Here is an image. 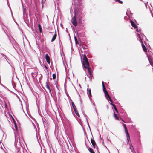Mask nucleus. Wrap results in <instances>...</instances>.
<instances>
[{
  "label": "nucleus",
  "mask_w": 153,
  "mask_h": 153,
  "mask_svg": "<svg viewBox=\"0 0 153 153\" xmlns=\"http://www.w3.org/2000/svg\"><path fill=\"white\" fill-rule=\"evenodd\" d=\"M82 64L84 67L85 69H88L89 73L91 74V68L89 67V64L88 59L87 58L86 55L85 54H84L83 56V61Z\"/></svg>",
  "instance_id": "nucleus-1"
},
{
  "label": "nucleus",
  "mask_w": 153,
  "mask_h": 153,
  "mask_svg": "<svg viewBox=\"0 0 153 153\" xmlns=\"http://www.w3.org/2000/svg\"><path fill=\"white\" fill-rule=\"evenodd\" d=\"M15 146L16 147L19 148L20 147L21 143L20 142V139L19 138V136L18 135H16V136L15 134Z\"/></svg>",
  "instance_id": "nucleus-2"
},
{
  "label": "nucleus",
  "mask_w": 153,
  "mask_h": 153,
  "mask_svg": "<svg viewBox=\"0 0 153 153\" xmlns=\"http://www.w3.org/2000/svg\"><path fill=\"white\" fill-rule=\"evenodd\" d=\"M137 39L139 40L140 42L141 43L142 46L143 48V50L145 52H146L147 50L146 47L144 45L142 40L141 39V37L140 35L139 34H137Z\"/></svg>",
  "instance_id": "nucleus-3"
},
{
  "label": "nucleus",
  "mask_w": 153,
  "mask_h": 153,
  "mask_svg": "<svg viewBox=\"0 0 153 153\" xmlns=\"http://www.w3.org/2000/svg\"><path fill=\"white\" fill-rule=\"evenodd\" d=\"M127 140V144H129L130 145L129 148L131 150V151L133 152V153H134V148L133 147V146L132 145L131 142L129 143V141L130 140V136L128 137H126Z\"/></svg>",
  "instance_id": "nucleus-4"
},
{
  "label": "nucleus",
  "mask_w": 153,
  "mask_h": 153,
  "mask_svg": "<svg viewBox=\"0 0 153 153\" xmlns=\"http://www.w3.org/2000/svg\"><path fill=\"white\" fill-rule=\"evenodd\" d=\"M10 41L12 44V45L14 49H16V48L18 47V45L16 42L15 40L13 39L10 40Z\"/></svg>",
  "instance_id": "nucleus-5"
},
{
  "label": "nucleus",
  "mask_w": 153,
  "mask_h": 153,
  "mask_svg": "<svg viewBox=\"0 0 153 153\" xmlns=\"http://www.w3.org/2000/svg\"><path fill=\"white\" fill-rule=\"evenodd\" d=\"M71 22L72 23L73 25L75 27L77 25V22L76 21V17L75 16H74L72 18Z\"/></svg>",
  "instance_id": "nucleus-6"
},
{
  "label": "nucleus",
  "mask_w": 153,
  "mask_h": 153,
  "mask_svg": "<svg viewBox=\"0 0 153 153\" xmlns=\"http://www.w3.org/2000/svg\"><path fill=\"white\" fill-rule=\"evenodd\" d=\"M50 84H49V81L47 82L46 83V87L49 90V93L51 94V95L52 96V95L51 92V91L50 87Z\"/></svg>",
  "instance_id": "nucleus-7"
},
{
  "label": "nucleus",
  "mask_w": 153,
  "mask_h": 153,
  "mask_svg": "<svg viewBox=\"0 0 153 153\" xmlns=\"http://www.w3.org/2000/svg\"><path fill=\"white\" fill-rule=\"evenodd\" d=\"M92 137L93 138H91V142L94 148H95V146H96L97 147V146L96 145V143H95L94 140L93 139V136H92Z\"/></svg>",
  "instance_id": "nucleus-8"
},
{
  "label": "nucleus",
  "mask_w": 153,
  "mask_h": 153,
  "mask_svg": "<svg viewBox=\"0 0 153 153\" xmlns=\"http://www.w3.org/2000/svg\"><path fill=\"white\" fill-rule=\"evenodd\" d=\"M130 22L131 23L132 26L134 28H136L137 27V25L133 20H131V19H130Z\"/></svg>",
  "instance_id": "nucleus-9"
},
{
  "label": "nucleus",
  "mask_w": 153,
  "mask_h": 153,
  "mask_svg": "<svg viewBox=\"0 0 153 153\" xmlns=\"http://www.w3.org/2000/svg\"><path fill=\"white\" fill-rule=\"evenodd\" d=\"M45 59L47 62L48 64H50V58L48 54H45Z\"/></svg>",
  "instance_id": "nucleus-10"
},
{
  "label": "nucleus",
  "mask_w": 153,
  "mask_h": 153,
  "mask_svg": "<svg viewBox=\"0 0 153 153\" xmlns=\"http://www.w3.org/2000/svg\"><path fill=\"white\" fill-rule=\"evenodd\" d=\"M105 97L107 99V100L108 101H109V100L110 101V103H112L113 102V101L111 99L110 96H109V94H108V95H105Z\"/></svg>",
  "instance_id": "nucleus-11"
},
{
  "label": "nucleus",
  "mask_w": 153,
  "mask_h": 153,
  "mask_svg": "<svg viewBox=\"0 0 153 153\" xmlns=\"http://www.w3.org/2000/svg\"><path fill=\"white\" fill-rule=\"evenodd\" d=\"M56 36H57V34L56 33V31H55V33L54 34L53 36V37L51 39V42H53L55 40L56 38Z\"/></svg>",
  "instance_id": "nucleus-12"
},
{
  "label": "nucleus",
  "mask_w": 153,
  "mask_h": 153,
  "mask_svg": "<svg viewBox=\"0 0 153 153\" xmlns=\"http://www.w3.org/2000/svg\"><path fill=\"white\" fill-rule=\"evenodd\" d=\"M26 9L25 8L23 9V19H25V18H26Z\"/></svg>",
  "instance_id": "nucleus-13"
},
{
  "label": "nucleus",
  "mask_w": 153,
  "mask_h": 153,
  "mask_svg": "<svg viewBox=\"0 0 153 153\" xmlns=\"http://www.w3.org/2000/svg\"><path fill=\"white\" fill-rule=\"evenodd\" d=\"M84 19V17L82 16H80L79 18L78 22L79 23H81L82 20Z\"/></svg>",
  "instance_id": "nucleus-14"
},
{
  "label": "nucleus",
  "mask_w": 153,
  "mask_h": 153,
  "mask_svg": "<svg viewBox=\"0 0 153 153\" xmlns=\"http://www.w3.org/2000/svg\"><path fill=\"white\" fill-rule=\"evenodd\" d=\"M110 104L114 108V110L116 112H117V113H118V111L116 107V106H115V105L113 104L112 102V103H110Z\"/></svg>",
  "instance_id": "nucleus-15"
},
{
  "label": "nucleus",
  "mask_w": 153,
  "mask_h": 153,
  "mask_svg": "<svg viewBox=\"0 0 153 153\" xmlns=\"http://www.w3.org/2000/svg\"><path fill=\"white\" fill-rule=\"evenodd\" d=\"M124 130H125V132L126 134V137H128L130 136V135L128 133V130H127V128L125 129Z\"/></svg>",
  "instance_id": "nucleus-16"
},
{
  "label": "nucleus",
  "mask_w": 153,
  "mask_h": 153,
  "mask_svg": "<svg viewBox=\"0 0 153 153\" xmlns=\"http://www.w3.org/2000/svg\"><path fill=\"white\" fill-rule=\"evenodd\" d=\"M87 93L89 97H91L92 96L91 91L90 89L88 90V92Z\"/></svg>",
  "instance_id": "nucleus-17"
},
{
  "label": "nucleus",
  "mask_w": 153,
  "mask_h": 153,
  "mask_svg": "<svg viewBox=\"0 0 153 153\" xmlns=\"http://www.w3.org/2000/svg\"><path fill=\"white\" fill-rule=\"evenodd\" d=\"M88 150L90 153H95V152L92 148L89 147L88 149Z\"/></svg>",
  "instance_id": "nucleus-18"
},
{
  "label": "nucleus",
  "mask_w": 153,
  "mask_h": 153,
  "mask_svg": "<svg viewBox=\"0 0 153 153\" xmlns=\"http://www.w3.org/2000/svg\"><path fill=\"white\" fill-rule=\"evenodd\" d=\"M74 112H75V114H76V115L77 116H78V117H79L80 115H79V114L78 113V111L76 109L74 110Z\"/></svg>",
  "instance_id": "nucleus-19"
},
{
  "label": "nucleus",
  "mask_w": 153,
  "mask_h": 153,
  "mask_svg": "<svg viewBox=\"0 0 153 153\" xmlns=\"http://www.w3.org/2000/svg\"><path fill=\"white\" fill-rule=\"evenodd\" d=\"M71 104L72 106V107H73L74 110L76 109V107L74 102L73 101L71 102Z\"/></svg>",
  "instance_id": "nucleus-20"
},
{
  "label": "nucleus",
  "mask_w": 153,
  "mask_h": 153,
  "mask_svg": "<svg viewBox=\"0 0 153 153\" xmlns=\"http://www.w3.org/2000/svg\"><path fill=\"white\" fill-rule=\"evenodd\" d=\"M103 89V91L104 92L105 96L106 95H108V93L107 91H106V88H104V89Z\"/></svg>",
  "instance_id": "nucleus-21"
},
{
  "label": "nucleus",
  "mask_w": 153,
  "mask_h": 153,
  "mask_svg": "<svg viewBox=\"0 0 153 153\" xmlns=\"http://www.w3.org/2000/svg\"><path fill=\"white\" fill-rule=\"evenodd\" d=\"M1 55H2V57H3L4 56V58L6 59V61L9 64V62H8V61L7 60V59H8L7 58V56L5 55H4V54H1Z\"/></svg>",
  "instance_id": "nucleus-22"
},
{
  "label": "nucleus",
  "mask_w": 153,
  "mask_h": 153,
  "mask_svg": "<svg viewBox=\"0 0 153 153\" xmlns=\"http://www.w3.org/2000/svg\"><path fill=\"white\" fill-rule=\"evenodd\" d=\"M31 74L33 77H36L37 75V73H31Z\"/></svg>",
  "instance_id": "nucleus-23"
},
{
  "label": "nucleus",
  "mask_w": 153,
  "mask_h": 153,
  "mask_svg": "<svg viewBox=\"0 0 153 153\" xmlns=\"http://www.w3.org/2000/svg\"><path fill=\"white\" fill-rule=\"evenodd\" d=\"M114 116L115 118L117 119L118 120L119 119V117H118V116L117 115L115 114V112L114 113Z\"/></svg>",
  "instance_id": "nucleus-24"
},
{
  "label": "nucleus",
  "mask_w": 153,
  "mask_h": 153,
  "mask_svg": "<svg viewBox=\"0 0 153 153\" xmlns=\"http://www.w3.org/2000/svg\"><path fill=\"white\" fill-rule=\"evenodd\" d=\"M52 76L53 79H55L56 78V74H53Z\"/></svg>",
  "instance_id": "nucleus-25"
},
{
  "label": "nucleus",
  "mask_w": 153,
  "mask_h": 153,
  "mask_svg": "<svg viewBox=\"0 0 153 153\" xmlns=\"http://www.w3.org/2000/svg\"><path fill=\"white\" fill-rule=\"evenodd\" d=\"M102 83L103 89H104V88H105L104 85V82L103 81L102 82Z\"/></svg>",
  "instance_id": "nucleus-26"
},
{
  "label": "nucleus",
  "mask_w": 153,
  "mask_h": 153,
  "mask_svg": "<svg viewBox=\"0 0 153 153\" xmlns=\"http://www.w3.org/2000/svg\"><path fill=\"white\" fill-rule=\"evenodd\" d=\"M123 125L124 127V128L125 129H127V128H126V125L125 124L123 123Z\"/></svg>",
  "instance_id": "nucleus-27"
},
{
  "label": "nucleus",
  "mask_w": 153,
  "mask_h": 153,
  "mask_svg": "<svg viewBox=\"0 0 153 153\" xmlns=\"http://www.w3.org/2000/svg\"><path fill=\"white\" fill-rule=\"evenodd\" d=\"M81 30V29H80L78 27H77L76 28V30L78 32V31H80Z\"/></svg>",
  "instance_id": "nucleus-28"
},
{
  "label": "nucleus",
  "mask_w": 153,
  "mask_h": 153,
  "mask_svg": "<svg viewBox=\"0 0 153 153\" xmlns=\"http://www.w3.org/2000/svg\"><path fill=\"white\" fill-rule=\"evenodd\" d=\"M38 26H39V29L40 32L41 33V27L40 25L39 24L38 25Z\"/></svg>",
  "instance_id": "nucleus-29"
},
{
  "label": "nucleus",
  "mask_w": 153,
  "mask_h": 153,
  "mask_svg": "<svg viewBox=\"0 0 153 153\" xmlns=\"http://www.w3.org/2000/svg\"><path fill=\"white\" fill-rule=\"evenodd\" d=\"M43 121L44 125V126H45V125H46L47 124V122L46 121V120H45V121H44V120H43Z\"/></svg>",
  "instance_id": "nucleus-30"
},
{
  "label": "nucleus",
  "mask_w": 153,
  "mask_h": 153,
  "mask_svg": "<svg viewBox=\"0 0 153 153\" xmlns=\"http://www.w3.org/2000/svg\"><path fill=\"white\" fill-rule=\"evenodd\" d=\"M14 125H15V128H16V129L17 130V125L15 122H14Z\"/></svg>",
  "instance_id": "nucleus-31"
},
{
  "label": "nucleus",
  "mask_w": 153,
  "mask_h": 153,
  "mask_svg": "<svg viewBox=\"0 0 153 153\" xmlns=\"http://www.w3.org/2000/svg\"><path fill=\"white\" fill-rule=\"evenodd\" d=\"M25 19H25H24V20L25 21V22L26 23V24H27V23L29 22L28 20H26Z\"/></svg>",
  "instance_id": "nucleus-32"
},
{
  "label": "nucleus",
  "mask_w": 153,
  "mask_h": 153,
  "mask_svg": "<svg viewBox=\"0 0 153 153\" xmlns=\"http://www.w3.org/2000/svg\"><path fill=\"white\" fill-rule=\"evenodd\" d=\"M136 31L137 32H139L140 31V30H139L138 28H137V27L136 28Z\"/></svg>",
  "instance_id": "nucleus-33"
},
{
  "label": "nucleus",
  "mask_w": 153,
  "mask_h": 153,
  "mask_svg": "<svg viewBox=\"0 0 153 153\" xmlns=\"http://www.w3.org/2000/svg\"><path fill=\"white\" fill-rule=\"evenodd\" d=\"M74 38H75V41L76 43V44H77L78 41H77L76 38V37H75Z\"/></svg>",
  "instance_id": "nucleus-34"
},
{
  "label": "nucleus",
  "mask_w": 153,
  "mask_h": 153,
  "mask_svg": "<svg viewBox=\"0 0 153 153\" xmlns=\"http://www.w3.org/2000/svg\"><path fill=\"white\" fill-rule=\"evenodd\" d=\"M83 115H84V116H85V117H86V121L87 122V123H88V120H87V117L85 115V114H83Z\"/></svg>",
  "instance_id": "nucleus-35"
},
{
  "label": "nucleus",
  "mask_w": 153,
  "mask_h": 153,
  "mask_svg": "<svg viewBox=\"0 0 153 153\" xmlns=\"http://www.w3.org/2000/svg\"><path fill=\"white\" fill-rule=\"evenodd\" d=\"M89 74H90L89 73ZM90 74V76H91V74ZM91 80H92V78L91 77L90 78V81H91Z\"/></svg>",
  "instance_id": "nucleus-36"
},
{
  "label": "nucleus",
  "mask_w": 153,
  "mask_h": 153,
  "mask_svg": "<svg viewBox=\"0 0 153 153\" xmlns=\"http://www.w3.org/2000/svg\"><path fill=\"white\" fill-rule=\"evenodd\" d=\"M148 59L149 62L151 64V65H152V66H153L151 64V61L149 59V57H148Z\"/></svg>",
  "instance_id": "nucleus-37"
},
{
  "label": "nucleus",
  "mask_w": 153,
  "mask_h": 153,
  "mask_svg": "<svg viewBox=\"0 0 153 153\" xmlns=\"http://www.w3.org/2000/svg\"><path fill=\"white\" fill-rule=\"evenodd\" d=\"M150 13H151L152 16L153 17V14L152 13V10H151V9H150Z\"/></svg>",
  "instance_id": "nucleus-38"
},
{
  "label": "nucleus",
  "mask_w": 153,
  "mask_h": 153,
  "mask_svg": "<svg viewBox=\"0 0 153 153\" xmlns=\"http://www.w3.org/2000/svg\"><path fill=\"white\" fill-rule=\"evenodd\" d=\"M44 66L45 67L46 69L47 70L48 68L46 66V65L45 64L44 65Z\"/></svg>",
  "instance_id": "nucleus-39"
},
{
  "label": "nucleus",
  "mask_w": 153,
  "mask_h": 153,
  "mask_svg": "<svg viewBox=\"0 0 153 153\" xmlns=\"http://www.w3.org/2000/svg\"><path fill=\"white\" fill-rule=\"evenodd\" d=\"M124 110H123L121 111V113H124Z\"/></svg>",
  "instance_id": "nucleus-40"
},
{
  "label": "nucleus",
  "mask_w": 153,
  "mask_h": 153,
  "mask_svg": "<svg viewBox=\"0 0 153 153\" xmlns=\"http://www.w3.org/2000/svg\"><path fill=\"white\" fill-rule=\"evenodd\" d=\"M140 35L142 36V38H143V36L145 37V36L143 34H142L141 33Z\"/></svg>",
  "instance_id": "nucleus-41"
},
{
  "label": "nucleus",
  "mask_w": 153,
  "mask_h": 153,
  "mask_svg": "<svg viewBox=\"0 0 153 153\" xmlns=\"http://www.w3.org/2000/svg\"><path fill=\"white\" fill-rule=\"evenodd\" d=\"M33 126L34 127V128H36V126H35V125H34V124L33 123Z\"/></svg>",
  "instance_id": "nucleus-42"
},
{
  "label": "nucleus",
  "mask_w": 153,
  "mask_h": 153,
  "mask_svg": "<svg viewBox=\"0 0 153 153\" xmlns=\"http://www.w3.org/2000/svg\"><path fill=\"white\" fill-rule=\"evenodd\" d=\"M145 4L146 7V8H147V5H146V3H145Z\"/></svg>",
  "instance_id": "nucleus-43"
},
{
  "label": "nucleus",
  "mask_w": 153,
  "mask_h": 153,
  "mask_svg": "<svg viewBox=\"0 0 153 153\" xmlns=\"http://www.w3.org/2000/svg\"><path fill=\"white\" fill-rule=\"evenodd\" d=\"M95 108V111H96V112L97 114V110H96V108Z\"/></svg>",
  "instance_id": "nucleus-44"
},
{
  "label": "nucleus",
  "mask_w": 153,
  "mask_h": 153,
  "mask_svg": "<svg viewBox=\"0 0 153 153\" xmlns=\"http://www.w3.org/2000/svg\"><path fill=\"white\" fill-rule=\"evenodd\" d=\"M92 104L94 106H95V104H94L93 102H92Z\"/></svg>",
  "instance_id": "nucleus-45"
},
{
  "label": "nucleus",
  "mask_w": 153,
  "mask_h": 153,
  "mask_svg": "<svg viewBox=\"0 0 153 153\" xmlns=\"http://www.w3.org/2000/svg\"><path fill=\"white\" fill-rule=\"evenodd\" d=\"M81 0H77L78 2H79Z\"/></svg>",
  "instance_id": "nucleus-46"
},
{
  "label": "nucleus",
  "mask_w": 153,
  "mask_h": 153,
  "mask_svg": "<svg viewBox=\"0 0 153 153\" xmlns=\"http://www.w3.org/2000/svg\"><path fill=\"white\" fill-rule=\"evenodd\" d=\"M107 108L108 109V105H107Z\"/></svg>",
  "instance_id": "nucleus-47"
},
{
  "label": "nucleus",
  "mask_w": 153,
  "mask_h": 153,
  "mask_svg": "<svg viewBox=\"0 0 153 153\" xmlns=\"http://www.w3.org/2000/svg\"><path fill=\"white\" fill-rule=\"evenodd\" d=\"M86 79V77H85V80Z\"/></svg>",
  "instance_id": "nucleus-48"
},
{
  "label": "nucleus",
  "mask_w": 153,
  "mask_h": 153,
  "mask_svg": "<svg viewBox=\"0 0 153 153\" xmlns=\"http://www.w3.org/2000/svg\"><path fill=\"white\" fill-rule=\"evenodd\" d=\"M134 153H136L135 152H134Z\"/></svg>",
  "instance_id": "nucleus-49"
},
{
  "label": "nucleus",
  "mask_w": 153,
  "mask_h": 153,
  "mask_svg": "<svg viewBox=\"0 0 153 153\" xmlns=\"http://www.w3.org/2000/svg\"><path fill=\"white\" fill-rule=\"evenodd\" d=\"M7 0V1H8V0Z\"/></svg>",
  "instance_id": "nucleus-50"
}]
</instances>
